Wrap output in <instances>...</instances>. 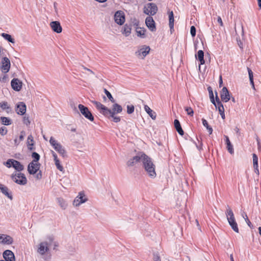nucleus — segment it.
Masks as SVG:
<instances>
[{
  "mask_svg": "<svg viewBox=\"0 0 261 261\" xmlns=\"http://www.w3.org/2000/svg\"><path fill=\"white\" fill-rule=\"evenodd\" d=\"M13 180L20 185H25L27 183V179L24 174L21 173H15L11 175Z\"/></svg>",
  "mask_w": 261,
  "mask_h": 261,
  "instance_id": "nucleus-5",
  "label": "nucleus"
},
{
  "mask_svg": "<svg viewBox=\"0 0 261 261\" xmlns=\"http://www.w3.org/2000/svg\"><path fill=\"white\" fill-rule=\"evenodd\" d=\"M142 163V167L147 175L151 178H154L156 176L155 165L152 159L145 153Z\"/></svg>",
  "mask_w": 261,
  "mask_h": 261,
  "instance_id": "nucleus-1",
  "label": "nucleus"
},
{
  "mask_svg": "<svg viewBox=\"0 0 261 261\" xmlns=\"http://www.w3.org/2000/svg\"><path fill=\"white\" fill-rule=\"evenodd\" d=\"M50 27L52 30L57 33H60L62 32V28L61 26L60 23L57 21H52L50 23Z\"/></svg>",
  "mask_w": 261,
  "mask_h": 261,
  "instance_id": "nucleus-20",
  "label": "nucleus"
},
{
  "mask_svg": "<svg viewBox=\"0 0 261 261\" xmlns=\"http://www.w3.org/2000/svg\"><path fill=\"white\" fill-rule=\"evenodd\" d=\"M0 190L3 194L7 196L10 199H12V196L9 193L8 189L7 187L4 185L3 187H2V189Z\"/></svg>",
  "mask_w": 261,
  "mask_h": 261,
  "instance_id": "nucleus-35",
  "label": "nucleus"
},
{
  "mask_svg": "<svg viewBox=\"0 0 261 261\" xmlns=\"http://www.w3.org/2000/svg\"><path fill=\"white\" fill-rule=\"evenodd\" d=\"M114 20L116 23L122 25L125 21V15L122 11H117L114 15Z\"/></svg>",
  "mask_w": 261,
  "mask_h": 261,
  "instance_id": "nucleus-11",
  "label": "nucleus"
},
{
  "mask_svg": "<svg viewBox=\"0 0 261 261\" xmlns=\"http://www.w3.org/2000/svg\"><path fill=\"white\" fill-rule=\"evenodd\" d=\"M229 225L231 226L233 230L237 233L239 232V228L236 219L227 220Z\"/></svg>",
  "mask_w": 261,
  "mask_h": 261,
  "instance_id": "nucleus-30",
  "label": "nucleus"
},
{
  "mask_svg": "<svg viewBox=\"0 0 261 261\" xmlns=\"http://www.w3.org/2000/svg\"><path fill=\"white\" fill-rule=\"evenodd\" d=\"M1 69L5 73L8 72L10 68V61L7 57H4L2 60Z\"/></svg>",
  "mask_w": 261,
  "mask_h": 261,
  "instance_id": "nucleus-12",
  "label": "nucleus"
},
{
  "mask_svg": "<svg viewBox=\"0 0 261 261\" xmlns=\"http://www.w3.org/2000/svg\"><path fill=\"white\" fill-rule=\"evenodd\" d=\"M195 58L200 62L199 65V70H200V66L205 64L203 51L202 50H198L197 53L195 54Z\"/></svg>",
  "mask_w": 261,
  "mask_h": 261,
  "instance_id": "nucleus-22",
  "label": "nucleus"
},
{
  "mask_svg": "<svg viewBox=\"0 0 261 261\" xmlns=\"http://www.w3.org/2000/svg\"><path fill=\"white\" fill-rule=\"evenodd\" d=\"M55 163L56 166V167L58 170H59L61 171H62L63 170V166L60 164L59 160H57L55 161Z\"/></svg>",
  "mask_w": 261,
  "mask_h": 261,
  "instance_id": "nucleus-47",
  "label": "nucleus"
},
{
  "mask_svg": "<svg viewBox=\"0 0 261 261\" xmlns=\"http://www.w3.org/2000/svg\"><path fill=\"white\" fill-rule=\"evenodd\" d=\"M202 122L203 126L207 128L209 134H212L213 132V128L208 125L207 121L205 119L203 118L202 119Z\"/></svg>",
  "mask_w": 261,
  "mask_h": 261,
  "instance_id": "nucleus-38",
  "label": "nucleus"
},
{
  "mask_svg": "<svg viewBox=\"0 0 261 261\" xmlns=\"http://www.w3.org/2000/svg\"><path fill=\"white\" fill-rule=\"evenodd\" d=\"M3 257L5 261H15L14 254L10 250H6L3 252Z\"/></svg>",
  "mask_w": 261,
  "mask_h": 261,
  "instance_id": "nucleus-19",
  "label": "nucleus"
},
{
  "mask_svg": "<svg viewBox=\"0 0 261 261\" xmlns=\"http://www.w3.org/2000/svg\"><path fill=\"white\" fill-rule=\"evenodd\" d=\"M174 14L173 11L169 12V27L171 31L174 28Z\"/></svg>",
  "mask_w": 261,
  "mask_h": 261,
  "instance_id": "nucleus-29",
  "label": "nucleus"
},
{
  "mask_svg": "<svg viewBox=\"0 0 261 261\" xmlns=\"http://www.w3.org/2000/svg\"><path fill=\"white\" fill-rule=\"evenodd\" d=\"M221 100L224 102H227L231 99L229 91L227 88L225 87H224L222 88L221 92Z\"/></svg>",
  "mask_w": 261,
  "mask_h": 261,
  "instance_id": "nucleus-17",
  "label": "nucleus"
},
{
  "mask_svg": "<svg viewBox=\"0 0 261 261\" xmlns=\"http://www.w3.org/2000/svg\"><path fill=\"white\" fill-rule=\"evenodd\" d=\"M20 141L18 140V139L16 138L14 140V143L16 146H18L20 143Z\"/></svg>",
  "mask_w": 261,
  "mask_h": 261,
  "instance_id": "nucleus-60",
  "label": "nucleus"
},
{
  "mask_svg": "<svg viewBox=\"0 0 261 261\" xmlns=\"http://www.w3.org/2000/svg\"><path fill=\"white\" fill-rule=\"evenodd\" d=\"M13 242V238L10 236L0 234V243L2 244L10 245L12 244Z\"/></svg>",
  "mask_w": 261,
  "mask_h": 261,
  "instance_id": "nucleus-15",
  "label": "nucleus"
},
{
  "mask_svg": "<svg viewBox=\"0 0 261 261\" xmlns=\"http://www.w3.org/2000/svg\"><path fill=\"white\" fill-rule=\"evenodd\" d=\"M12 167L17 171H21L23 170V166L18 161L13 160Z\"/></svg>",
  "mask_w": 261,
  "mask_h": 261,
  "instance_id": "nucleus-26",
  "label": "nucleus"
},
{
  "mask_svg": "<svg viewBox=\"0 0 261 261\" xmlns=\"http://www.w3.org/2000/svg\"><path fill=\"white\" fill-rule=\"evenodd\" d=\"M158 11V7L155 4L149 3L147 8H145L144 13L148 15H154Z\"/></svg>",
  "mask_w": 261,
  "mask_h": 261,
  "instance_id": "nucleus-9",
  "label": "nucleus"
},
{
  "mask_svg": "<svg viewBox=\"0 0 261 261\" xmlns=\"http://www.w3.org/2000/svg\"><path fill=\"white\" fill-rule=\"evenodd\" d=\"M47 241L40 243L39 245L38 252L41 255L44 254L49 250V247L53 243L54 239L53 236H49L47 237Z\"/></svg>",
  "mask_w": 261,
  "mask_h": 261,
  "instance_id": "nucleus-2",
  "label": "nucleus"
},
{
  "mask_svg": "<svg viewBox=\"0 0 261 261\" xmlns=\"http://www.w3.org/2000/svg\"><path fill=\"white\" fill-rule=\"evenodd\" d=\"M40 164L37 163L31 162L28 167V170L30 174H34L36 173L39 169Z\"/></svg>",
  "mask_w": 261,
  "mask_h": 261,
  "instance_id": "nucleus-13",
  "label": "nucleus"
},
{
  "mask_svg": "<svg viewBox=\"0 0 261 261\" xmlns=\"http://www.w3.org/2000/svg\"><path fill=\"white\" fill-rule=\"evenodd\" d=\"M0 107L3 110H7L8 113L9 111H11V108L9 107L7 101H2L0 102Z\"/></svg>",
  "mask_w": 261,
  "mask_h": 261,
  "instance_id": "nucleus-33",
  "label": "nucleus"
},
{
  "mask_svg": "<svg viewBox=\"0 0 261 261\" xmlns=\"http://www.w3.org/2000/svg\"><path fill=\"white\" fill-rule=\"evenodd\" d=\"M226 212L225 213L227 220L235 219L232 210L229 205L226 206Z\"/></svg>",
  "mask_w": 261,
  "mask_h": 261,
  "instance_id": "nucleus-27",
  "label": "nucleus"
},
{
  "mask_svg": "<svg viewBox=\"0 0 261 261\" xmlns=\"http://www.w3.org/2000/svg\"><path fill=\"white\" fill-rule=\"evenodd\" d=\"M207 90L209 93V96H210V98L211 101L212 102V103H214L215 99H214V94H213V92L212 87L210 86L208 87L207 88Z\"/></svg>",
  "mask_w": 261,
  "mask_h": 261,
  "instance_id": "nucleus-40",
  "label": "nucleus"
},
{
  "mask_svg": "<svg viewBox=\"0 0 261 261\" xmlns=\"http://www.w3.org/2000/svg\"><path fill=\"white\" fill-rule=\"evenodd\" d=\"M33 136L30 135L28 137V140H27V144L28 146H33L34 145L33 143Z\"/></svg>",
  "mask_w": 261,
  "mask_h": 261,
  "instance_id": "nucleus-44",
  "label": "nucleus"
},
{
  "mask_svg": "<svg viewBox=\"0 0 261 261\" xmlns=\"http://www.w3.org/2000/svg\"><path fill=\"white\" fill-rule=\"evenodd\" d=\"M217 21L220 24L221 26H223V23L220 16L218 17Z\"/></svg>",
  "mask_w": 261,
  "mask_h": 261,
  "instance_id": "nucleus-56",
  "label": "nucleus"
},
{
  "mask_svg": "<svg viewBox=\"0 0 261 261\" xmlns=\"http://www.w3.org/2000/svg\"><path fill=\"white\" fill-rule=\"evenodd\" d=\"M145 32L146 30L144 28H142L140 27H138L136 28V33L137 36L142 38H144L145 37Z\"/></svg>",
  "mask_w": 261,
  "mask_h": 261,
  "instance_id": "nucleus-31",
  "label": "nucleus"
},
{
  "mask_svg": "<svg viewBox=\"0 0 261 261\" xmlns=\"http://www.w3.org/2000/svg\"><path fill=\"white\" fill-rule=\"evenodd\" d=\"M144 110L149 116L153 120L156 118V114L148 106L145 105Z\"/></svg>",
  "mask_w": 261,
  "mask_h": 261,
  "instance_id": "nucleus-28",
  "label": "nucleus"
},
{
  "mask_svg": "<svg viewBox=\"0 0 261 261\" xmlns=\"http://www.w3.org/2000/svg\"><path fill=\"white\" fill-rule=\"evenodd\" d=\"M196 30L194 26L192 25L190 28V33L191 36L194 37L196 35Z\"/></svg>",
  "mask_w": 261,
  "mask_h": 261,
  "instance_id": "nucleus-53",
  "label": "nucleus"
},
{
  "mask_svg": "<svg viewBox=\"0 0 261 261\" xmlns=\"http://www.w3.org/2000/svg\"><path fill=\"white\" fill-rule=\"evenodd\" d=\"M78 108L81 113L87 119L91 121H94V117L91 112L89 110L88 108L85 106L80 104Z\"/></svg>",
  "mask_w": 261,
  "mask_h": 261,
  "instance_id": "nucleus-6",
  "label": "nucleus"
},
{
  "mask_svg": "<svg viewBox=\"0 0 261 261\" xmlns=\"http://www.w3.org/2000/svg\"><path fill=\"white\" fill-rule=\"evenodd\" d=\"M218 111L219 112L220 114H224V107L219 108Z\"/></svg>",
  "mask_w": 261,
  "mask_h": 261,
  "instance_id": "nucleus-58",
  "label": "nucleus"
},
{
  "mask_svg": "<svg viewBox=\"0 0 261 261\" xmlns=\"http://www.w3.org/2000/svg\"><path fill=\"white\" fill-rule=\"evenodd\" d=\"M153 259L154 261H161L160 257L158 252L153 253Z\"/></svg>",
  "mask_w": 261,
  "mask_h": 261,
  "instance_id": "nucleus-52",
  "label": "nucleus"
},
{
  "mask_svg": "<svg viewBox=\"0 0 261 261\" xmlns=\"http://www.w3.org/2000/svg\"><path fill=\"white\" fill-rule=\"evenodd\" d=\"M8 132L7 129L6 127L3 126L0 128V134L2 136H5Z\"/></svg>",
  "mask_w": 261,
  "mask_h": 261,
  "instance_id": "nucleus-49",
  "label": "nucleus"
},
{
  "mask_svg": "<svg viewBox=\"0 0 261 261\" xmlns=\"http://www.w3.org/2000/svg\"><path fill=\"white\" fill-rule=\"evenodd\" d=\"M87 201V199L85 197L84 193L83 192H80L73 200V205L77 207Z\"/></svg>",
  "mask_w": 261,
  "mask_h": 261,
  "instance_id": "nucleus-8",
  "label": "nucleus"
},
{
  "mask_svg": "<svg viewBox=\"0 0 261 261\" xmlns=\"http://www.w3.org/2000/svg\"><path fill=\"white\" fill-rule=\"evenodd\" d=\"M122 111V107L118 104L115 103L113 105L112 109L110 110V113H108V116H113V115H116V114L120 113Z\"/></svg>",
  "mask_w": 261,
  "mask_h": 261,
  "instance_id": "nucleus-18",
  "label": "nucleus"
},
{
  "mask_svg": "<svg viewBox=\"0 0 261 261\" xmlns=\"http://www.w3.org/2000/svg\"><path fill=\"white\" fill-rule=\"evenodd\" d=\"M242 217L245 219L246 222L247 223L248 225L250 227V228H252V225L251 224V222L250 221V220H249L248 218V216L246 214V213H245V212H243L242 213Z\"/></svg>",
  "mask_w": 261,
  "mask_h": 261,
  "instance_id": "nucleus-41",
  "label": "nucleus"
},
{
  "mask_svg": "<svg viewBox=\"0 0 261 261\" xmlns=\"http://www.w3.org/2000/svg\"><path fill=\"white\" fill-rule=\"evenodd\" d=\"M16 112L17 114L22 115L26 112V106L23 102H20L17 105Z\"/></svg>",
  "mask_w": 261,
  "mask_h": 261,
  "instance_id": "nucleus-21",
  "label": "nucleus"
},
{
  "mask_svg": "<svg viewBox=\"0 0 261 261\" xmlns=\"http://www.w3.org/2000/svg\"><path fill=\"white\" fill-rule=\"evenodd\" d=\"M92 102L99 112L105 116H108V113H110V109H108L100 102L97 101H92Z\"/></svg>",
  "mask_w": 261,
  "mask_h": 261,
  "instance_id": "nucleus-7",
  "label": "nucleus"
},
{
  "mask_svg": "<svg viewBox=\"0 0 261 261\" xmlns=\"http://www.w3.org/2000/svg\"><path fill=\"white\" fill-rule=\"evenodd\" d=\"M57 202L63 210H65L68 206V203L63 198L59 197L57 198Z\"/></svg>",
  "mask_w": 261,
  "mask_h": 261,
  "instance_id": "nucleus-24",
  "label": "nucleus"
},
{
  "mask_svg": "<svg viewBox=\"0 0 261 261\" xmlns=\"http://www.w3.org/2000/svg\"><path fill=\"white\" fill-rule=\"evenodd\" d=\"M216 94V101L214 100V103H213L216 109H219V108L224 107L223 105L222 104L221 101L220 100L218 96L217 92H215Z\"/></svg>",
  "mask_w": 261,
  "mask_h": 261,
  "instance_id": "nucleus-32",
  "label": "nucleus"
},
{
  "mask_svg": "<svg viewBox=\"0 0 261 261\" xmlns=\"http://www.w3.org/2000/svg\"><path fill=\"white\" fill-rule=\"evenodd\" d=\"M185 111L188 115L192 116L194 114V111L191 107H186Z\"/></svg>",
  "mask_w": 261,
  "mask_h": 261,
  "instance_id": "nucleus-48",
  "label": "nucleus"
},
{
  "mask_svg": "<svg viewBox=\"0 0 261 261\" xmlns=\"http://www.w3.org/2000/svg\"><path fill=\"white\" fill-rule=\"evenodd\" d=\"M23 122L26 125H29L30 124V121L28 117L24 116L23 119Z\"/></svg>",
  "mask_w": 261,
  "mask_h": 261,
  "instance_id": "nucleus-54",
  "label": "nucleus"
},
{
  "mask_svg": "<svg viewBox=\"0 0 261 261\" xmlns=\"http://www.w3.org/2000/svg\"><path fill=\"white\" fill-rule=\"evenodd\" d=\"M32 156L34 159L32 161L34 162V163H37L40 159V155L36 152L32 153Z\"/></svg>",
  "mask_w": 261,
  "mask_h": 261,
  "instance_id": "nucleus-43",
  "label": "nucleus"
},
{
  "mask_svg": "<svg viewBox=\"0 0 261 261\" xmlns=\"http://www.w3.org/2000/svg\"><path fill=\"white\" fill-rule=\"evenodd\" d=\"M51 153H52L53 156L54 157V161L58 160L57 154L54 151H51Z\"/></svg>",
  "mask_w": 261,
  "mask_h": 261,
  "instance_id": "nucleus-57",
  "label": "nucleus"
},
{
  "mask_svg": "<svg viewBox=\"0 0 261 261\" xmlns=\"http://www.w3.org/2000/svg\"><path fill=\"white\" fill-rule=\"evenodd\" d=\"M174 127H175L176 131L178 132V133L180 135L182 136L184 134V132L181 128V126L180 125L179 120L177 119H175L174 121Z\"/></svg>",
  "mask_w": 261,
  "mask_h": 261,
  "instance_id": "nucleus-25",
  "label": "nucleus"
},
{
  "mask_svg": "<svg viewBox=\"0 0 261 261\" xmlns=\"http://www.w3.org/2000/svg\"><path fill=\"white\" fill-rule=\"evenodd\" d=\"M49 143L54 149L60 153L63 158L67 156L66 151L63 146L53 137L49 140Z\"/></svg>",
  "mask_w": 261,
  "mask_h": 261,
  "instance_id": "nucleus-3",
  "label": "nucleus"
},
{
  "mask_svg": "<svg viewBox=\"0 0 261 261\" xmlns=\"http://www.w3.org/2000/svg\"><path fill=\"white\" fill-rule=\"evenodd\" d=\"M234 131H235V132H236V133L237 134H238L239 135H240V129H239V128L238 127H235V128H234Z\"/></svg>",
  "mask_w": 261,
  "mask_h": 261,
  "instance_id": "nucleus-62",
  "label": "nucleus"
},
{
  "mask_svg": "<svg viewBox=\"0 0 261 261\" xmlns=\"http://www.w3.org/2000/svg\"><path fill=\"white\" fill-rule=\"evenodd\" d=\"M2 36L9 42L12 43L15 42L14 39L12 38V36L8 34L3 33L2 34Z\"/></svg>",
  "mask_w": 261,
  "mask_h": 261,
  "instance_id": "nucleus-37",
  "label": "nucleus"
},
{
  "mask_svg": "<svg viewBox=\"0 0 261 261\" xmlns=\"http://www.w3.org/2000/svg\"><path fill=\"white\" fill-rule=\"evenodd\" d=\"M253 167L254 168L255 172L257 174L259 175V170H258V166L257 167Z\"/></svg>",
  "mask_w": 261,
  "mask_h": 261,
  "instance_id": "nucleus-61",
  "label": "nucleus"
},
{
  "mask_svg": "<svg viewBox=\"0 0 261 261\" xmlns=\"http://www.w3.org/2000/svg\"><path fill=\"white\" fill-rule=\"evenodd\" d=\"M247 70H248V72L249 81L250 82V83L252 85L253 88H254V82H253V72L252 71L251 69L248 68V67L247 68Z\"/></svg>",
  "mask_w": 261,
  "mask_h": 261,
  "instance_id": "nucleus-39",
  "label": "nucleus"
},
{
  "mask_svg": "<svg viewBox=\"0 0 261 261\" xmlns=\"http://www.w3.org/2000/svg\"><path fill=\"white\" fill-rule=\"evenodd\" d=\"M1 120L2 124L5 125H9L12 123V120L8 117H1Z\"/></svg>",
  "mask_w": 261,
  "mask_h": 261,
  "instance_id": "nucleus-34",
  "label": "nucleus"
},
{
  "mask_svg": "<svg viewBox=\"0 0 261 261\" xmlns=\"http://www.w3.org/2000/svg\"><path fill=\"white\" fill-rule=\"evenodd\" d=\"M104 92H105V93L106 94V95L107 96V97L109 98V99L112 102H114L115 101V100L114 99V98L113 97L112 94H111V93L109 91H108L106 89H104Z\"/></svg>",
  "mask_w": 261,
  "mask_h": 261,
  "instance_id": "nucleus-42",
  "label": "nucleus"
},
{
  "mask_svg": "<svg viewBox=\"0 0 261 261\" xmlns=\"http://www.w3.org/2000/svg\"><path fill=\"white\" fill-rule=\"evenodd\" d=\"M146 26L151 32H154L156 30L155 22L153 18L151 16H148L145 19Z\"/></svg>",
  "mask_w": 261,
  "mask_h": 261,
  "instance_id": "nucleus-14",
  "label": "nucleus"
},
{
  "mask_svg": "<svg viewBox=\"0 0 261 261\" xmlns=\"http://www.w3.org/2000/svg\"><path fill=\"white\" fill-rule=\"evenodd\" d=\"M84 69L86 70H87V71H88L89 72H90L91 73H92V74H94V73L91 69H88V68H86V67H84Z\"/></svg>",
  "mask_w": 261,
  "mask_h": 261,
  "instance_id": "nucleus-63",
  "label": "nucleus"
},
{
  "mask_svg": "<svg viewBox=\"0 0 261 261\" xmlns=\"http://www.w3.org/2000/svg\"><path fill=\"white\" fill-rule=\"evenodd\" d=\"M225 143L226 145V148L228 151L231 154H232L234 153V149L233 145H232L230 141L227 136L224 135Z\"/></svg>",
  "mask_w": 261,
  "mask_h": 261,
  "instance_id": "nucleus-23",
  "label": "nucleus"
},
{
  "mask_svg": "<svg viewBox=\"0 0 261 261\" xmlns=\"http://www.w3.org/2000/svg\"><path fill=\"white\" fill-rule=\"evenodd\" d=\"M22 82L18 79H13L11 82L12 89L16 91H19L22 88Z\"/></svg>",
  "mask_w": 261,
  "mask_h": 261,
  "instance_id": "nucleus-16",
  "label": "nucleus"
},
{
  "mask_svg": "<svg viewBox=\"0 0 261 261\" xmlns=\"http://www.w3.org/2000/svg\"><path fill=\"white\" fill-rule=\"evenodd\" d=\"M134 106L132 105L127 106V113L128 114H132L134 112Z\"/></svg>",
  "mask_w": 261,
  "mask_h": 261,
  "instance_id": "nucleus-46",
  "label": "nucleus"
},
{
  "mask_svg": "<svg viewBox=\"0 0 261 261\" xmlns=\"http://www.w3.org/2000/svg\"><path fill=\"white\" fill-rule=\"evenodd\" d=\"M25 136V132L24 131H21L20 132V135L19 137L18 140L21 142L24 139Z\"/></svg>",
  "mask_w": 261,
  "mask_h": 261,
  "instance_id": "nucleus-55",
  "label": "nucleus"
},
{
  "mask_svg": "<svg viewBox=\"0 0 261 261\" xmlns=\"http://www.w3.org/2000/svg\"><path fill=\"white\" fill-rule=\"evenodd\" d=\"M131 29L130 25L125 24L124 26L123 34H124L126 36H129L131 32Z\"/></svg>",
  "mask_w": 261,
  "mask_h": 261,
  "instance_id": "nucleus-36",
  "label": "nucleus"
},
{
  "mask_svg": "<svg viewBox=\"0 0 261 261\" xmlns=\"http://www.w3.org/2000/svg\"><path fill=\"white\" fill-rule=\"evenodd\" d=\"M253 167H257L258 166V157L256 154L253 153Z\"/></svg>",
  "mask_w": 261,
  "mask_h": 261,
  "instance_id": "nucleus-45",
  "label": "nucleus"
},
{
  "mask_svg": "<svg viewBox=\"0 0 261 261\" xmlns=\"http://www.w3.org/2000/svg\"><path fill=\"white\" fill-rule=\"evenodd\" d=\"M36 177L37 179H40L42 177V174H41V172L40 171L39 173H37L36 174Z\"/></svg>",
  "mask_w": 261,
  "mask_h": 261,
  "instance_id": "nucleus-59",
  "label": "nucleus"
},
{
  "mask_svg": "<svg viewBox=\"0 0 261 261\" xmlns=\"http://www.w3.org/2000/svg\"><path fill=\"white\" fill-rule=\"evenodd\" d=\"M145 153L143 152H139L137 154L130 159L126 163V165L128 167H134L138 163L142 162Z\"/></svg>",
  "mask_w": 261,
  "mask_h": 261,
  "instance_id": "nucleus-4",
  "label": "nucleus"
},
{
  "mask_svg": "<svg viewBox=\"0 0 261 261\" xmlns=\"http://www.w3.org/2000/svg\"><path fill=\"white\" fill-rule=\"evenodd\" d=\"M150 49L149 46L143 45L136 51L135 54L138 58L144 59L149 54Z\"/></svg>",
  "mask_w": 261,
  "mask_h": 261,
  "instance_id": "nucleus-10",
  "label": "nucleus"
},
{
  "mask_svg": "<svg viewBox=\"0 0 261 261\" xmlns=\"http://www.w3.org/2000/svg\"><path fill=\"white\" fill-rule=\"evenodd\" d=\"M113 116H110L109 115V116L108 117V118L109 117H112L113 118V121L115 122H118L120 121V117H118V116H116L115 115H113Z\"/></svg>",
  "mask_w": 261,
  "mask_h": 261,
  "instance_id": "nucleus-51",
  "label": "nucleus"
},
{
  "mask_svg": "<svg viewBox=\"0 0 261 261\" xmlns=\"http://www.w3.org/2000/svg\"><path fill=\"white\" fill-rule=\"evenodd\" d=\"M14 159H8L7 162L5 163V165L8 167L10 168L12 167L13 162Z\"/></svg>",
  "mask_w": 261,
  "mask_h": 261,
  "instance_id": "nucleus-50",
  "label": "nucleus"
},
{
  "mask_svg": "<svg viewBox=\"0 0 261 261\" xmlns=\"http://www.w3.org/2000/svg\"><path fill=\"white\" fill-rule=\"evenodd\" d=\"M258 5L260 9H261V0H257Z\"/></svg>",
  "mask_w": 261,
  "mask_h": 261,
  "instance_id": "nucleus-64",
  "label": "nucleus"
}]
</instances>
